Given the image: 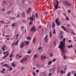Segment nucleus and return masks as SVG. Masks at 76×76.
<instances>
[{"mask_svg": "<svg viewBox=\"0 0 76 76\" xmlns=\"http://www.w3.org/2000/svg\"><path fill=\"white\" fill-rule=\"evenodd\" d=\"M65 42H63L62 41H61V42H60V45L58 46V48H61V50L62 52L61 54V56H64V55H65V51L64 50V48L65 47Z\"/></svg>", "mask_w": 76, "mask_h": 76, "instance_id": "f257e3e1", "label": "nucleus"}, {"mask_svg": "<svg viewBox=\"0 0 76 76\" xmlns=\"http://www.w3.org/2000/svg\"><path fill=\"white\" fill-rule=\"evenodd\" d=\"M58 20V18H57L55 20V22L56 23L57 26H59L60 25V23L59 22Z\"/></svg>", "mask_w": 76, "mask_h": 76, "instance_id": "f03ea898", "label": "nucleus"}, {"mask_svg": "<svg viewBox=\"0 0 76 76\" xmlns=\"http://www.w3.org/2000/svg\"><path fill=\"white\" fill-rule=\"evenodd\" d=\"M30 31H32V32H33V31H36V28H35V26H33L32 28L30 29Z\"/></svg>", "mask_w": 76, "mask_h": 76, "instance_id": "7ed1b4c3", "label": "nucleus"}, {"mask_svg": "<svg viewBox=\"0 0 76 76\" xmlns=\"http://www.w3.org/2000/svg\"><path fill=\"white\" fill-rule=\"evenodd\" d=\"M47 38H48V36L46 35V37L44 38V40H45V42H47L48 41V39H47Z\"/></svg>", "mask_w": 76, "mask_h": 76, "instance_id": "20e7f679", "label": "nucleus"}, {"mask_svg": "<svg viewBox=\"0 0 76 76\" xmlns=\"http://www.w3.org/2000/svg\"><path fill=\"white\" fill-rule=\"evenodd\" d=\"M9 54H6V55H5L3 57V59H4V58H6V57H7V56H9Z\"/></svg>", "mask_w": 76, "mask_h": 76, "instance_id": "39448f33", "label": "nucleus"}, {"mask_svg": "<svg viewBox=\"0 0 76 76\" xmlns=\"http://www.w3.org/2000/svg\"><path fill=\"white\" fill-rule=\"evenodd\" d=\"M11 66L14 67H16V65H15V64H14V63H12Z\"/></svg>", "mask_w": 76, "mask_h": 76, "instance_id": "423d86ee", "label": "nucleus"}, {"mask_svg": "<svg viewBox=\"0 0 76 76\" xmlns=\"http://www.w3.org/2000/svg\"><path fill=\"white\" fill-rule=\"evenodd\" d=\"M60 34L61 35H63V34H64V32L63 31H60Z\"/></svg>", "mask_w": 76, "mask_h": 76, "instance_id": "0eeeda50", "label": "nucleus"}, {"mask_svg": "<svg viewBox=\"0 0 76 76\" xmlns=\"http://www.w3.org/2000/svg\"><path fill=\"white\" fill-rule=\"evenodd\" d=\"M25 43L27 45H29V42L28 41H26L25 42Z\"/></svg>", "mask_w": 76, "mask_h": 76, "instance_id": "6e6552de", "label": "nucleus"}, {"mask_svg": "<svg viewBox=\"0 0 76 76\" xmlns=\"http://www.w3.org/2000/svg\"><path fill=\"white\" fill-rule=\"evenodd\" d=\"M30 19L31 20V21H33V20H34V18L32 17H30Z\"/></svg>", "mask_w": 76, "mask_h": 76, "instance_id": "1a4fd4ad", "label": "nucleus"}, {"mask_svg": "<svg viewBox=\"0 0 76 76\" xmlns=\"http://www.w3.org/2000/svg\"><path fill=\"white\" fill-rule=\"evenodd\" d=\"M26 39H28V40H31V37L30 36H28L27 38Z\"/></svg>", "mask_w": 76, "mask_h": 76, "instance_id": "9d476101", "label": "nucleus"}, {"mask_svg": "<svg viewBox=\"0 0 76 76\" xmlns=\"http://www.w3.org/2000/svg\"><path fill=\"white\" fill-rule=\"evenodd\" d=\"M66 5L68 6H71V4H70V3L68 2Z\"/></svg>", "mask_w": 76, "mask_h": 76, "instance_id": "9b49d317", "label": "nucleus"}, {"mask_svg": "<svg viewBox=\"0 0 76 76\" xmlns=\"http://www.w3.org/2000/svg\"><path fill=\"white\" fill-rule=\"evenodd\" d=\"M59 38L61 40L63 39V36H60Z\"/></svg>", "mask_w": 76, "mask_h": 76, "instance_id": "f8f14e48", "label": "nucleus"}, {"mask_svg": "<svg viewBox=\"0 0 76 76\" xmlns=\"http://www.w3.org/2000/svg\"><path fill=\"white\" fill-rule=\"evenodd\" d=\"M53 63V62L52 61H49L48 62V65H51V63Z\"/></svg>", "mask_w": 76, "mask_h": 76, "instance_id": "ddd939ff", "label": "nucleus"}, {"mask_svg": "<svg viewBox=\"0 0 76 76\" xmlns=\"http://www.w3.org/2000/svg\"><path fill=\"white\" fill-rule=\"evenodd\" d=\"M58 4H57L56 6H55V8L56 10H57V9H58Z\"/></svg>", "mask_w": 76, "mask_h": 76, "instance_id": "4468645a", "label": "nucleus"}, {"mask_svg": "<svg viewBox=\"0 0 76 76\" xmlns=\"http://www.w3.org/2000/svg\"><path fill=\"white\" fill-rule=\"evenodd\" d=\"M7 66H8V64H4L2 66V67H7Z\"/></svg>", "mask_w": 76, "mask_h": 76, "instance_id": "2eb2a0df", "label": "nucleus"}, {"mask_svg": "<svg viewBox=\"0 0 76 76\" xmlns=\"http://www.w3.org/2000/svg\"><path fill=\"white\" fill-rule=\"evenodd\" d=\"M70 75H71V72H69L67 75V76H70Z\"/></svg>", "mask_w": 76, "mask_h": 76, "instance_id": "dca6fc26", "label": "nucleus"}, {"mask_svg": "<svg viewBox=\"0 0 76 76\" xmlns=\"http://www.w3.org/2000/svg\"><path fill=\"white\" fill-rule=\"evenodd\" d=\"M18 42H19V40L17 41V42L15 43V45H18Z\"/></svg>", "mask_w": 76, "mask_h": 76, "instance_id": "f3484780", "label": "nucleus"}, {"mask_svg": "<svg viewBox=\"0 0 76 76\" xmlns=\"http://www.w3.org/2000/svg\"><path fill=\"white\" fill-rule=\"evenodd\" d=\"M11 13V11L10 10L8 11V12L7 13V14L8 15H10V13Z\"/></svg>", "mask_w": 76, "mask_h": 76, "instance_id": "a211bd4d", "label": "nucleus"}, {"mask_svg": "<svg viewBox=\"0 0 76 76\" xmlns=\"http://www.w3.org/2000/svg\"><path fill=\"white\" fill-rule=\"evenodd\" d=\"M35 39H36L35 38H34V39L33 41V43H34V42H35V41L36 40Z\"/></svg>", "mask_w": 76, "mask_h": 76, "instance_id": "6ab92c4d", "label": "nucleus"}, {"mask_svg": "<svg viewBox=\"0 0 76 76\" xmlns=\"http://www.w3.org/2000/svg\"><path fill=\"white\" fill-rule=\"evenodd\" d=\"M67 3H68L67 1L64 2V4H66V5L67 4Z\"/></svg>", "mask_w": 76, "mask_h": 76, "instance_id": "aec40b11", "label": "nucleus"}, {"mask_svg": "<svg viewBox=\"0 0 76 76\" xmlns=\"http://www.w3.org/2000/svg\"><path fill=\"white\" fill-rule=\"evenodd\" d=\"M66 19L67 20H69V17H68V16H66Z\"/></svg>", "mask_w": 76, "mask_h": 76, "instance_id": "412c9836", "label": "nucleus"}, {"mask_svg": "<svg viewBox=\"0 0 76 76\" xmlns=\"http://www.w3.org/2000/svg\"><path fill=\"white\" fill-rule=\"evenodd\" d=\"M22 17H23L24 18H25V13L23 12V13Z\"/></svg>", "mask_w": 76, "mask_h": 76, "instance_id": "4be33fe9", "label": "nucleus"}, {"mask_svg": "<svg viewBox=\"0 0 76 76\" xmlns=\"http://www.w3.org/2000/svg\"><path fill=\"white\" fill-rule=\"evenodd\" d=\"M15 26V24L13 23L11 25V26L12 27H14V26Z\"/></svg>", "mask_w": 76, "mask_h": 76, "instance_id": "5701e85b", "label": "nucleus"}, {"mask_svg": "<svg viewBox=\"0 0 76 76\" xmlns=\"http://www.w3.org/2000/svg\"><path fill=\"white\" fill-rule=\"evenodd\" d=\"M34 58H37V54H35L34 55Z\"/></svg>", "mask_w": 76, "mask_h": 76, "instance_id": "b1692460", "label": "nucleus"}, {"mask_svg": "<svg viewBox=\"0 0 76 76\" xmlns=\"http://www.w3.org/2000/svg\"><path fill=\"white\" fill-rule=\"evenodd\" d=\"M50 37H52V34H51V31H50Z\"/></svg>", "mask_w": 76, "mask_h": 76, "instance_id": "393cba45", "label": "nucleus"}, {"mask_svg": "<svg viewBox=\"0 0 76 76\" xmlns=\"http://www.w3.org/2000/svg\"><path fill=\"white\" fill-rule=\"evenodd\" d=\"M35 16L36 18H38V14L37 13L35 14Z\"/></svg>", "mask_w": 76, "mask_h": 76, "instance_id": "a878e982", "label": "nucleus"}, {"mask_svg": "<svg viewBox=\"0 0 76 76\" xmlns=\"http://www.w3.org/2000/svg\"><path fill=\"white\" fill-rule=\"evenodd\" d=\"M52 26H55V24H54V23L53 22L52 23Z\"/></svg>", "mask_w": 76, "mask_h": 76, "instance_id": "bb28decb", "label": "nucleus"}, {"mask_svg": "<svg viewBox=\"0 0 76 76\" xmlns=\"http://www.w3.org/2000/svg\"><path fill=\"white\" fill-rule=\"evenodd\" d=\"M60 73H61V74H62L63 73V70H61L60 72Z\"/></svg>", "mask_w": 76, "mask_h": 76, "instance_id": "cd10ccee", "label": "nucleus"}, {"mask_svg": "<svg viewBox=\"0 0 76 76\" xmlns=\"http://www.w3.org/2000/svg\"><path fill=\"white\" fill-rule=\"evenodd\" d=\"M23 69H24V67L22 66L21 68V71H22Z\"/></svg>", "mask_w": 76, "mask_h": 76, "instance_id": "c85d7f7f", "label": "nucleus"}, {"mask_svg": "<svg viewBox=\"0 0 76 76\" xmlns=\"http://www.w3.org/2000/svg\"><path fill=\"white\" fill-rule=\"evenodd\" d=\"M13 54H12L10 56V58H12V56H13Z\"/></svg>", "mask_w": 76, "mask_h": 76, "instance_id": "c756f323", "label": "nucleus"}, {"mask_svg": "<svg viewBox=\"0 0 76 76\" xmlns=\"http://www.w3.org/2000/svg\"><path fill=\"white\" fill-rule=\"evenodd\" d=\"M23 45H22V44H21V45L20 46V48H23Z\"/></svg>", "mask_w": 76, "mask_h": 76, "instance_id": "7c9ffc66", "label": "nucleus"}, {"mask_svg": "<svg viewBox=\"0 0 76 76\" xmlns=\"http://www.w3.org/2000/svg\"><path fill=\"white\" fill-rule=\"evenodd\" d=\"M32 23V22H30L29 23V25H31Z\"/></svg>", "mask_w": 76, "mask_h": 76, "instance_id": "2f4dec72", "label": "nucleus"}, {"mask_svg": "<svg viewBox=\"0 0 76 76\" xmlns=\"http://www.w3.org/2000/svg\"><path fill=\"white\" fill-rule=\"evenodd\" d=\"M50 56L51 57H53V55L52 53H51L50 54Z\"/></svg>", "mask_w": 76, "mask_h": 76, "instance_id": "473e14b6", "label": "nucleus"}, {"mask_svg": "<svg viewBox=\"0 0 76 76\" xmlns=\"http://www.w3.org/2000/svg\"><path fill=\"white\" fill-rule=\"evenodd\" d=\"M42 74H43V75H45V76H47V74H44V72H42Z\"/></svg>", "mask_w": 76, "mask_h": 76, "instance_id": "72a5a7b5", "label": "nucleus"}, {"mask_svg": "<svg viewBox=\"0 0 76 76\" xmlns=\"http://www.w3.org/2000/svg\"><path fill=\"white\" fill-rule=\"evenodd\" d=\"M68 13H70V12H71V10H68Z\"/></svg>", "mask_w": 76, "mask_h": 76, "instance_id": "f704fd0d", "label": "nucleus"}, {"mask_svg": "<svg viewBox=\"0 0 76 76\" xmlns=\"http://www.w3.org/2000/svg\"><path fill=\"white\" fill-rule=\"evenodd\" d=\"M36 72L37 73H39V70H38V69L36 70Z\"/></svg>", "mask_w": 76, "mask_h": 76, "instance_id": "c9c22d12", "label": "nucleus"}, {"mask_svg": "<svg viewBox=\"0 0 76 76\" xmlns=\"http://www.w3.org/2000/svg\"><path fill=\"white\" fill-rule=\"evenodd\" d=\"M56 59H54L53 60H52L53 61V62H54L55 61H56Z\"/></svg>", "mask_w": 76, "mask_h": 76, "instance_id": "e433bc0d", "label": "nucleus"}, {"mask_svg": "<svg viewBox=\"0 0 76 76\" xmlns=\"http://www.w3.org/2000/svg\"><path fill=\"white\" fill-rule=\"evenodd\" d=\"M56 1L57 3V4H58H58H59V2H58L57 0H56Z\"/></svg>", "mask_w": 76, "mask_h": 76, "instance_id": "4c0bfd02", "label": "nucleus"}, {"mask_svg": "<svg viewBox=\"0 0 76 76\" xmlns=\"http://www.w3.org/2000/svg\"><path fill=\"white\" fill-rule=\"evenodd\" d=\"M10 71H12V67H11L10 68Z\"/></svg>", "mask_w": 76, "mask_h": 76, "instance_id": "58836bf2", "label": "nucleus"}, {"mask_svg": "<svg viewBox=\"0 0 76 76\" xmlns=\"http://www.w3.org/2000/svg\"><path fill=\"white\" fill-rule=\"evenodd\" d=\"M65 41H66V38H64L63 40V42H65Z\"/></svg>", "mask_w": 76, "mask_h": 76, "instance_id": "ea45409f", "label": "nucleus"}, {"mask_svg": "<svg viewBox=\"0 0 76 76\" xmlns=\"http://www.w3.org/2000/svg\"><path fill=\"white\" fill-rule=\"evenodd\" d=\"M31 10V8L30 7H29L28 10L30 11Z\"/></svg>", "mask_w": 76, "mask_h": 76, "instance_id": "a19ab883", "label": "nucleus"}, {"mask_svg": "<svg viewBox=\"0 0 76 76\" xmlns=\"http://www.w3.org/2000/svg\"><path fill=\"white\" fill-rule=\"evenodd\" d=\"M42 48V47H41L39 48H38V50H41Z\"/></svg>", "mask_w": 76, "mask_h": 76, "instance_id": "79ce46f5", "label": "nucleus"}, {"mask_svg": "<svg viewBox=\"0 0 76 76\" xmlns=\"http://www.w3.org/2000/svg\"><path fill=\"white\" fill-rule=\"evenodd\" d=\"M31 51H29L28 52V54H31Z\"/></svg>", "mask_w": 76, "mask_h": 76, "instance_id": "37998d69", "label": "nucleus"}, {"mask_svg": "<svg viewBox=\"0 0 76 76\" xmlns=\"http://www.w3.org/2000/svg\"><path fill=\"white\" fill-rule=\"evenodd\" d=\"M63 14H64V16H67L66 14L64 13H63Z\"/></svg>", "mask_w": 76, "mask_h": 76, "instance_id": "c03bdc74", "label": "nucleus"}, {"mask_svg": "<svg viewBox=\"0 0 76 76\" xmlns=\"http://www.w3.org/2000/svg\"><path fill=\"white\" fill-rule=\"evenodd\" d=\"M2 70H3V72H5V70H6L5 69L3 68L2 69Z\"/></svg>", "mask_w": 76, "mask_h": 76, "instance_id": "a18cd8bd", "label": "nucleus"}, {"mask_svg": "<svg viewBox=\"0 0 76 76\" xmlns=\"http://www.w3.org/2000/svg\"><path fill=\"white\" fill-rule=\"evenodd\" d=\"M1 23H4V21H0Z\"/></svg>", "mask_w": 76, "mask_h": 76, "instance_id": "49530a36", "label": "nucleus"}, {"mask_svg": "<svg viewBox=\"0 0 76 76\" xmlns=\"http://www.w3.org/2000/svg\"><path fill=\"white\" fill-rule=\"evenodd\" d=\"M36 66H37V67H39V64H37L36 65Z\"/></svg>", "mask_w": 76, "mask_h": 76, "instance_id": "de8ad7c7", "label": "nucleus"}, {"mask_svg": "<svg viewBox=\"0 0 76 76\" xmlns=\"http://www.w3.org/2000/svg\"><path fill=\"white\" fill-rule=\"evenodd\" d=\"M16 17L17 18H19V14H18Z\"/></svg>", "mask_w": 76, "mask_h": 76, "instance_id": "09e8293b", "label": "nucleus"}, {"mask_svg": "<svg viewBox=\"0 0 76 76\" xmlns=\"http://www.w3.org/2000/svg\"><path fill=\"white\" fill-rule=\"evenodd\" d=\"M2 50H3V51H4V50H5V49H4V48L3 47L2 48Z\"/></svg>", "mask_w": 76, "mask_h": 76, "instance_id": "8fccbe9b", "label": "nucleus"}, {"mask_svg": "<svg viewBox=\"0 0 76 76\" xmlns=\"http://www.w3.org/2000/svg\"><path fill=\"white\" fill-rule=\"evenodd\" d=\"M5 37H9V35H6Z\"/></svg>", "mask_w": 76, "mask_h": 76, "instance_id": "3c124183", "label": "nucleus"}, {"mask_svg": "<svg viewBox=\"0 0 76 76\" xmlns=\"http://www.w3.org/2000/svg\"><path fill=\"white\" fill-rule=\"evenodd\" d=\"M22 56L21 55L20 56H19V58H21V57H22Z\"/></svg>", "mask_w": 76, "mask_h": 76, "instance_id": "603ef678", "label": "nucleus"}, {"mask_svg": "<svg viewBox=\"0 0 76 76\" xmlns=\"http://www.w3.org/2000/svg\"><path fill=\"white\" fill-rule=\"evenodd\" d=\"M68 42H72V41L71 40H70L68 41Z\"/></svg>", "mask_w": 76, "mask_h": 76, "instance_id": "864d4df0", "label": "nucleus"}, {"mask_svg": "<svg viewBox=\"0 0 76 76\" xmlns=\"http://www.w3.org/2000/svg\"><path fill=\"white\" fill-rule=\"evenodd\" d=\"M61 28H62V29H64V28H65V27L64 26H62L61 27Z\"/></svg>", "mask_w": 76, "mask_h": 76, "instance_id": "5fc2aeb1", "label": "nucleus"}, {"mask_svg": "<svg viewBox=\"0 0 76 76\" xmlns=\"http://www.w3.org/2000/svg\"><path fill=\"white\" fill-rule=\"evenodd\" d=\"M3 48H6V45H4L3 46Z\"/></svg>", "mask_w": 76, "mask_h": 76, "instance_id": "6e6d98bb", "label": "nucleus"}, {"mask_svg": "<svg viewBox=\"0 0 76 76\" xmlns=\"http://www.w3.org/2000/svg\"><path fill=\"white\" fill-rule=\"evenodd\" d=\"M1 72L2 73H3V74H4V72L3 71H1Z\"/></svg>", "mask_w": 76, "mask_h": 76, "instance_id": "4d7b16f0", "label": "nucleus"}, {"mask_svg": "<svg viewBox=\"0 0 76 76\" xmlns=\"http://www.w3.org/2000/svg\"><path fill=\"white\" fill-rule=\"evenodd\" d=\"M11 67V66H7V68H9V67Z\"/></svg>", "mask_w": 76, "mask_h": 76, "instance_id": "13d9d810", "label": "nucleus"}, {"mask_svg": "<svg viewBox=\"0 0 76 76\" xmlns=\"http://www.w3.org/2000/svg\"><path fill=\"white\" fill-rule=\"evenodd\" d=\"M52 74V73H49L48 74V76H50V75H51Z\"/></svg>", "mask_w": 76, "mask_h": 76, "instance_id": "bf43d9fd", "label": "nucleus"}, {"mask_svg": "<svg viewBox=\"0 0 76 76\" xmlns=\"http://www.w3.org/2000/svg\"><path fill=\"white\" fill-rule=\"evenodd\" d=\"M67 47L68 48H70V46L69 45Z\"/></svg>", "mask_w": 76, "mask_h": 76, "instance_id": "052dcab7", "label": "nucleus"}, {"mask_svg": "<svg viewBox=\"0 0 76 76\" xmlns=\"http://www.w3.org/2000/svg\"><path fill=\"white\" fill-rule=\"evenodd\" d=\"M53 34H56V31H54L53 32Z\"/></svg>", "mask_w": 76, "mask_h": 76, "instance_id": "680f3d73", "label": "nucleus"}, {"mask_svg": "<svg viewBox=\"0 0 76 76\" xmlns=\"http://www.w3.org/2000/svg\"><path fill=\"white\" fill-rule=\"evenodd\" d=\"M23 23H25V20H23Z\"/></svg>", "mask_w": 76, "mask_h": 76, "instance_id": "e2e57ef3", "label": "nucleus"}, {"mask_svg": "<svg viewBox=\"0 0 76 76\" xmlns=\"http://www.w3.org/2000/svg\"><path fill=\"white\" fill-rule=\"evenodd\" d=\"M67 26H68V27H70V25L67 24Z\"/></svg>", "mask_w": 76, "mask_h": 76, "instance_id": "0e129e2a", "label": "nucleus"}, {"mask_svg": "<svg viewBox=\"0 0 76 76\" xmlns=\"http://www.w3.org/2000/svg\"><path fill=\"white\" fill-rule=\"evenodd\" d=\"M33 75H34V76H36V74H35V73L34 72L33 73Z\"/></svg>", "mask_w": 76, "mask_h": 76, "instance_id": "69168bd1", "label": "nucleus"}, {"mask_svg": "<svg viewBox=\"0 0 76 76\" xmlns=\"http://www.w3.org/2000/svg\"><path fill=\"white\" fill-rule=\"evenodd\" d=\"M66 69H67V68H66V67H65L64 68V70L66 71Z\"/></svg>", "mask_w": 76, "mask_h": 76, "instance_id": "338daca9", "label": "nucleus"}, {"mask_svg": "<svg viewBox=\"0 0 76 76\" xmlns=\"http://www.w3.org/2000/svg\"><path fill=\"white\" fill-rule=\"evenodd\" d=\"M70 47H71V48H73V45H70Z\"/></svg>", "mask_w": 76, "mask_h": 76, "instance_id": "774afa93", "label": "nucleus"}]
</instances>
